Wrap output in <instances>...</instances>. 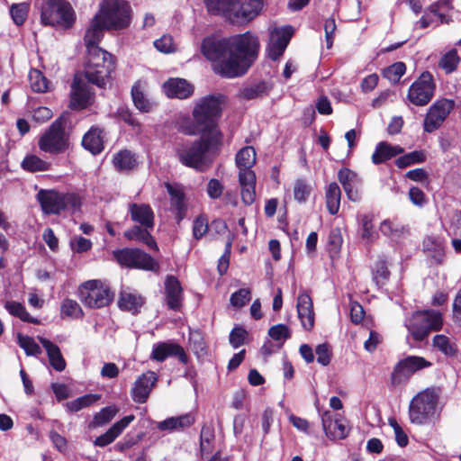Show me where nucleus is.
Here are the masks:
<instances>
[{
  "label": "nucleus",
  "mask_w": 461,
  "mask_h": 461,
  "mask_svg": "<svg viewBox=\"0 0 461 461\" xmlns=\"http://www.w3.org/2000/svg\"><path fill=\"white\" fill-rule=\"evenodd\" d=\"M259 50V38L250 31L223 38L205 37L201 44V52L212 62L213 72L224 78L246 75Z\"/></svg>",
  "instance_id": "1"
},
{
  "label": "nucleus",
  "mask_w": 461,
  "mask_h": 461,
  "mask_svg": "<svg viewBox=\"0 0 461 461\" xmlns=\"http://www.w3.org/2000/svg\"><path fill=\"white\" fill-rule=\"evenodd\" d=\"M226 102V95L221 93L201 97L196 101L192 112L194 125L184 128L182 131L186 135L197 133H205L214 137L217 135V138L221 140L222 134L219 130L218 122L221 117Z\"/></svg>",
  "instance_id": "2"
},
{
  "label": "nucleus",
  "mask_w": 461,
  "mask_h": 461,
  "mask_svg": "<svg viewBox=\"0 0 461 461\" xmlns=\"http://www.w3.org/2000/svg\"><path fill=\"white\" fill-rule=\"evenodd\" d=\"M201 134L202 136L198 140L191 143H177L175 150L176 158L183 166L199 172H205L212 164L207 158V153L220 145L221 140L217 136Z\"/></svg>",
  "instance_id": "3"
},
{
  "label": "nucleus",
  "mask_w": 461,
  "mask_h": 461,
  "mask_svg": "<svg viewBox=\"0 0 461 461\" xmlns=\"http://www.w3.org/2000/svg\"><path fill=\"white\" fill-rule=\"evenodd\" d=\"M34 8L43 26L69 30L76 23V13L67 0H35Z\"/></svg>",
  "instance_id": "4"
},
{
  "label": "nucleus",
  "mask_w": 461,
  "mask_h": 461,
  "mask_svg": "<svg viewBox=\"0 0 461 461\" xmlns=\"http://www.w3.org/2000/svg\"><path fill=\"white\" fill-rule=\"evenodd\" d=\"M41 212L45 215H59L63 212H76L81 209L82 197L73 192L57 189H41L36 194Z\"/></svg>",
  "instance_id": "5"
},
{
  "label": "nucleus",
  "mask_w": 461,
  "mask_h": 461,
  "mask_svg": "<svg viewBox=\"0 0 461 461\" xmlns=\"http://www.w3.org/2000/svg\"><path fill=\"white\" fill-rule=\"evenodd\" d=\"M204 4L210 14L221 15L233 25H246L257 17L250 5L242 0H204Z\"/></svg>",
  "instance_id": "6"
},
{
  "label": "nucleus",
  "mask_w": 461,
  "mask_h": 461,
  "mask_svg": "<svg viewBox=\"0 0 461 461\" xmlns=\"http://www.w3.org/2000/svg\"><path fill=\"white\" fill-rule=\"evenodd\" d=\"M115 70V58L104 49H95L87 53L84 75L86 80L100 88H104Z\"/></svg>",
  "instance_id": "7"
},
{
  "label": "nucleus",
  "mask_w": 461,
  "mask_h": 461,
  "mask_svg": "<svg viewBox=\"0 0 461 461\" xmlns=\"http://www.w3.org/2000/svg\"><path fill=\"white\" fill-rule=\"evenodd\" d=\"M107 31H120L130 26L131 8L124 0H106L95 15Z\"/></svg>",
  "instance_id": "8"
},
{
  "label": "nucleus",
  "mask_w": 461,
  "mask_h": 461,
  "mask_svg": "<svg viewBox=\"0 0 461 461\" xmlns=\"http://www.w3.org/2000/svg\"><path fill=\"white\" fill-rule=\"evenodd\" d=\"M439 394L435 388H426L418 393L410 402L409 418L411 423H429L436 413Z\"/></svg>",
  "instance_id": "9"
},
{
  "label": "nucleus",
  "mask_w": 461,
  "mask_h": 461,
  "mask_svg": "<svg viewBox=\"0 0 461 461\" xmlns=\"http://www.w3.org/2000/svg\"><path fill=\"white\" fill-rule=\"evenodd\" d=\"M77 296L85 307L100 309L112 303L114 293L102 281L93 279L86 281L79 285Z\"/></svg>",
  "instance_id": "10"
},
{
  "label": "nucleus",
  "mask_w": 461,
  "mask_h": 461,
  "mask_svg": "<svg viewBox=\"0 0 461 461\" xmlns=\"http://www.w3.org/2000/svg\"><path fill=\"white\" fill-rule=\"evenodd\" d=\"M38 146L41 151L52 155L65 153L70 146L69 133L66 131V120L56 119L40 137Z\"/></svg>",
  "instance_id": "11"
},
{
  "label": "nucleus",
  "mask_w": 461,
  "mask_h": 461,
  "mask_svg": "<svg viewBox=\"0 0 461 461\" xmlns=\"http://www.w3.org/2000/svg\"><path fill=\"white\" fill-rule=\"evenodd\" d=\"M443 326L442 314L435 310L416 311L409 320L407 329L416 341L424 340L430 332L438 331Z\"/></svg>",
  "instance_id": "12"
},
{
  "label": "nucleus",
  "mask_w": 461,
  "mask_h": 461,
  "mask_svg": "<svg viewBox=\"0 0 461 461\" xmlns=\"http://www.w3.org/2000/svg\"><path fill=\"white\" fill-rule=\"evenodd\" d=\"M113 259L122 267L158 272L159 264L138 248H123L113 251Z\"/></svg>",
  "instance_id": "13"
},
{
  "label": "nucleus",
  "mask_w": 461,
  "mask_h": 461,
  "mask_svg": "<svg viewBox=\"0 0 461 461\" xmlns=\"http://www.w3.org/2000/svg\"><path fill=\"white\" fill-rule=\"evenodd\" d=\"M432 363L423 357L408 356L394 366L390 376L392 386L396 387L408 382L416 372L430 367Z\"/></svg>",
  "instance_id": "14"
},
{
  "label": "nucleus",
  "mask_w": 461,
  "mask_h": 461,
  "mask_svg": "<svg viewBox=\"0 0 461 461\" xmlns=\"http://www.w3.org/2000/svg\"><path fill=\"white\" fill-rule=\"evenodd\" d=\"M435 90L436 84L432 74L424 71L411 85L407 96L411 104L417 106H424L431 101Z\"/></svg>",
  "instance_id": "15"
},
{
  "label": "nucleus",
  "mask_w": 461,
  "mask_h": 461,
  "mask_svg": "<svg viewBox=\"0 0 461 461\" xmlns=\"http://www.w3.org/2000/svg\"><path fill=\"white\" fill-rule=\"evenodd\" d=\"M455 107V101L441 99L431 105L424 120V131L433 132L438 130Z\"/></svg>",
  "instance_id": "16"
},
{
  "label": "nucleus",
  "mask_w": 461,
  "mask_h": 461,
  "mask_svg": "<svg viewBox=\"0 0 461 461\" xmlns=\"http://www.w3.org/2000/svg\"><path fill=\"white\" fill-rule=\"evenodd\" d=\"M169 357H176L179 362L186 365L189 357L184 348L175 342H159L153 345L150 359L157 362H164Z\"/></svg>",
  "instance_id": "17"
},
{
  "label": "nucleus",
  "mask_w": 461,
  "mask_h": 461,
  "mask_svg": "<svg viewBox=\"0 0 461 461\" xmlns=\"http://www.w3.org/2000/svg\"><path fill=\"white\" fill-rule=\"evenodd\" d=\"M158 379V375L153 371H147L140 375L131 391L132 400L137 403H145Z\"/></svg>",
  "instance_id": "18"
},
{
  "label": "nucleus",
  "mask_w": 461,
  "mask_h": 461,
  "mask_svg": "<svg viewBox=\"0 0 461 461\" xmlns=\"http://www.w3.org/2000/svg\"><path fill=\"white\" fill-rule=\"evenodd\" d=\"M338 179L341 184L347 197L352 202H358L361 199L359 186L362 179L357 173L348 167H342L338 172Z\"/></svg>",
  "instance_id": "19"
},
{
  "label": "nucleus",
  "mask_w": 461,
  "mask_h": 461,
  "mask_svg": "<svg viewBox=\"0 0 461 461\" xmlns=\"http://www.w3.org/2000/svg\"><path fill=\"white\" fill-rule=\"evenodd\" d=\"M166 303L169 310L180 312L183 307L184 292L180 281L175 276H167L165 282Z\"/></svg>",
  "instance_id": "20"
},
{
  "label": "nucleus",
  "mask_w": 461,
  "mask_h": 461,
  "mask_svg": "<svg viewBox=\"0 0 461 461\" xmlns=\"http://www.w3.org/2000/svg\"><path fill=\"white\" fill-rule=\"evenodd\" d=\"M321 424L327 438L331 440L344 439L348 437V429L345 420L339 417H333L330 411L322 413Z\"/></svg>",
  "instance_id": "21"
},
{
  "label": "nucleus",
  "mask_w": 461,
  "mask_h": 461,
  "mask_svg": "<svg viewBox=\"0 0 461 461\" xmlns=\"http://www.w3.org/2000/svg\"><path fill=\"white\" fill-rule=\"evenodd\" d=\"M71 88L70 108L78 111L87 108L91 104V92L89 86L76 76Z\"/></svg>",
  "instance_id": "22"
},
{
  "label": "nucleus",
  "mask_w": 461,
  "mask_h": 461,
  "mask_svg": "<svg viewBox=\"0 0 461 461\" xmlns=\"http://www.w3.org/2000/svg\"><path fill=\"white\" fill-rule=\"evenodd\" d=\"M167 194L170 197V204L176 212V220L180 223L187 213V205L185 203V194L183 187L179 185L165 183Z\"/></svg>",
  "instance_id": "23"
},
{
  "label": "nucleus",
  "mask_w": 461,
  "mask_h": 461,
  "mask_svg": "<svg viewBox=\"0 0 461 461\" xmlns=\"http://www.w3.org/2000/svg\"><path fill=\"white\" fill-rule=\"evenodd\" d=\"M104 136L105 133L103 128L93 125L84 134L81 145L92 155H98L104 149Z\"/></svg>",
  "instance_id": "24"
},
{
  "label": "nucleus",
  "mask_w": 461,
  "mask_h": 461,
  "mask_svg": "<svg viewBox=\"0 0 461 461\" xmlns=\"http://www.w3.org/2000/svg\"><path fill=\"white\" fill-rule=\"evenodd\" d=\"M135 420L133 414L124 416L120 420L116 421L109 429L104 434L95 438L94 445L99 447H104L113 443L123 430Z\"/></svg>",
  "instance_id": "25"
},
{
  "label": "nucleus",
  "mask_w": 461,
  "mask_h": 461,
  "mask_svg": "<svg viewBox=\"0 0 461 461\" xmlns=\"http://www.w3.org/2000/svg\"><path fill=\"white\" fill-rule=\"evenodd\" d=\"M297 312L303 327L312 330L314 326L315 314L312 297L308 293H302L297 298Z\"/></svg>",
  "instance_id": "26"
},
{
  "label": "nucleus",
  "mask_w": 461,
  "mask_h": 461,
  "mask_svg": "<svg viewBox=\"0 0 461 461\" xmlns=\"http://www.w3.org/2000/svg\"><path fill=\"white\" fill-rule=\"evenodd\" d=\"M165 94L169 98L185 99L194 93V86L184 78H169L163 85Z\"/></svg>",
  "instance_id": "27"
},
{
  "label": "nucleus",
  "mask_w": 461,
  "mask_h": 461,
  "mask_svg": "<svg viewBox=\"0 0 461 461\" xmlns=\"http://www.w3.org/2000/svg\"><path fill=\"white\" fill-rule=\"evenodd\" d=\"M104 31H107L106 28L103 26L98 18L94 16L84 35V44L87 53L93 52L95 49H101L99 43L104 38Z\"/></svg>",
  "instance_id": "28"
},
{
  "label": "nucleus",
  "mask_w": 461,
  "mask_h": 461,
  "mask_svg": "<svg viewBox=\"0 0 461 461\" xmlns=\"http://www.w3.org/2000/svg\"><path fill=\"white\" fill-rule=\"evenodd\" d=\"M129 212L131 219L146 229L154 227V212L152 208L146 203H130Z\"/></svg>",
  "instance_id": "29"
},
{
  "label": "nucleus",
  "mask_w": 461,
  "mask_h": 461,
  "mask_svg": "<svg viewBox=\"0 0 461 461\" xmlns=\"http://www.w3.org/2000/svg\"><path fill=\"white\" fill-rule=\"evenodd\" d=\"M404 153V149L400 145H392L387 141H380L376 144L371 160L375 165H380Z\"/></svg>",
  "instance_id": "30"
},
{
  "label": "nucleus",
  "mask_w": 461,
  "mask_h": 461,
  "mask_svg": "<svg viewBox=\"0 0 461 461\" xmlns=\"http://www.w3.org/2000/svg\"><path fill=\"white\" fill-rule=\"evenodd\" d=\"M38 339L46 350L50 366L58 372L64 371L67 367V362L59 346L48 339L42 337Z\"/></svg>",
  "instance_id": "31"
},
{
  "label": "nucleus",
  "mask_w": 461,
  "mask_h": 461,
  "mask_svg": "<svg viewBox=\"0 0 461 461\" xmlns=\"http://www.w3.org/2000/svg\"><path fill=\"white\" fill-rule=\"evenodd\" d=\"M256 180L255 172L239 174L241 200L246 205H251L256 200Z\"/></svg>",
  "instance_id": "32"
},
{
  "label": "nucleus",
  "mask_w": 461,
  "mask_h": 461,
  "mask_svg": "<svg viewBox=\"0 0 461 461\" xmlns=\"http://www.w3.org/2000/svg\"><path fill=\"white\" fill-rule=\"evenodd\" d=\"M124 237L128 240H135L145 244L149 249L158 252L159 250L155 238L149 231V229L134 225L124 231Z\"/></svg>",
  "instance_id": "33"
},
{
  "label": "nucleus",
  "mask_w": 461,
  "mask_h": 461,
  "mask_svg": "<svg viewBox=\"0 0 461 461\" xmlns=\"http://www.w3.org/2000/svg\"><path fill=\"white\" fill-rule=\"evenodd\" d=\"M292 34V27L288 26L282 32L280 35L277 36L275 41L269 44L267 52L268 58L271 60L276 61L284 54L287 45L289 44Z\"/></svg>",
  "instance_id": "34"
},
{
  "label": "nucleus",
  "mask_w": 461,
  "mask_h": 461,
  "mask_svg": "<svg viewBox=\"0 0 461 461\" xmlns=\"http://www.w3.org/2000/svg\"><path fill=\"white\" fill-rule=\"evenodd\" d=\"M145 303L141 295L128 292H121L117 302L120 310L129 312L133 315L140 312V309Z\"/></svg>",
  "instance_id": "35"
},
{
  "label": "nucleus",
  "mask_w": 461,
  "mask_h": 461,
  "mask_svg": "<svg viewBox=\"0 0 461 461\" xmlns=\"http://www.w3.org/2000/svg\"><path fill=\"white\" fill-rule=\"evenodd\" d=\"M372 279L377 287H383L390 279L391 272L384 256H380L371 267Z\"/></svg>",
  "instance_id": "36"
},
{
  "label": "nucleus",
  "mask_w": 461,
  "mask_h": 461,
  "mask_svg": "<svg viewBox=\"0 0 461 461\" xmlns=\"http://www.w3.org/2000/svg\"><path fill=\"white\" fill-rule=\"evenodd\" d=\"M112 162L119 172L131 171L138 166L136 155L129 149H122L116 152Z\"/></svg>",
  "instance_id": "37"
},
{
  "label": "nucleus",
  "mask_w": 461,
  "mask_h": 461,
  "mask_svg": "<svg viewBox=\"0 0 461 461\" xmlns=\"http://www.w3.org/2000/svg\"><path fill=\"white\" fill-rule=\"evenodd\" d=\"M236 166L240 172H254L251 168L256 164V150L251 146H246L240 149L235 157Z\"/></svg>",
  "instance_id": "38"
},
{
  "label": "nucleus",
  "mask_w": 461,
  "mask_h": 461,
  "mask_svg": "<svg viewBox=\"0 0 461 461\" xmlns=\"http://www.w3.org/2000/svg\"><path fill=\"white\" fill-rule=\"evenodd\" d=\"M422 248L425 253L430 256L438 264L444 260L445 250L443 241L435 236H426L422 240Z\"/></svg>",
  "instance_id": "39"
},
{
  "label": "nucleus",
  "mask_w": 461,
  "mask_h": 461,
  "mask_svg": "<svg viewBox=\"0 0 461 461\" xmlns=\"http://www.w3.org/2000/svg\"><path fill=\"white\" fill-rule=\"evenodd\" d=\"M6 311L14 317L19 318L23 322L32 323L35 325L41 324L39 319L34 318L29 314L25 306L15 301H7L5 303Z\"/></svg>",
  "instance_id": "40"
},
{
  "label": "nucleus",
  "mask_w": 461,
  "mask_h": 461,
  "mask_svg": "<svg viewBox=\"0 0 461 461\" xmlns=\"http://www.w3.org/2000/svg\"><path fill=\"white\" fill-rule=\"evenodd\" d=\"M326 206L331 215L338 213L340 206L341 190L336 182L330 183L325 193Z\"/></svg>",
  "instance_id": "41"
},
{
  "label": "nucleus",
  "mask_w": 461,
  "mask_h": 461,
  "mask_svg": "<svg viewBox=\"0 0 461 461\" xmlns=\"http://www.w3.org/2000/svg\"><path fill=\"white\" fill-rule=\"evenodd\" d=\"M200 451L201 454H209L213 450L215 441L214 427L212 423H204L200 432Z\"/></svg>",
  "instance_id": "42"
},
{
  "label": "nucleus",
  "mask_w": 461,
  "mask_h": 461,
  "mask_svg": "<svg viewBox=\"0 0 461 461\" xmlns=\"http://www.w3.org/2000/svg\"><path fill=\"white\" fill-rule=\"evenodd\" d=\"M21 167L26 172L36 173L50 170L51 168V163L32 154L24 157Z\"/></svg>",
  "instance_id": "43"
},
{
  "label": "nucleus",
  "mask_w": 461,
  "mask_h": 461,
  "mask_svg": "<svg viewBox=\"0 0 461 461\" xmlns=\"http://www.w3.org/2000/svg\"><path fill=\"white\" fill-rule=\"evenodd\" d=\"M131 98L134 106L141 113H149L152 109V104L146 97L140 81L136 82L131 87Z\"/></svg>",
  "instance_id": "44"
},
{
  "label": "nucleus",
  "mask_w": 461,
  "mask_h": 461,
  "mask_svg": "<svg viewBox=\"0 0 461 461\" xmlns=\"http://www.w3.org/2000/svg\"><path fill=\"white\" fill-rule=\"evenodd\" d=\"M432 346L446 357H455L458 352L456 343L452 342L448 337L443 334L434 336Z\"/></svg>",
  "instance_id": "45"
},
{
  "label": "nucleus",
  "mask_w": 461,
  "mask_h": 461,
  "mask_svg": "<svg viewBox=\"0 0 461 461\" xmlns=\"http://www.w3.org/2000/svg\"><path fill=\"white\" fill-rule=\"evenodd\" d=\"M426 159L427 156L424 150H414L397 158L394 164L398 168L402 169L414 164L423 163Z\"/></svg>",
  "instance_id": "46"
},
{
  "label": "nucleus",
  "mask_w": 461,
  "mask_h": 461,
  "mask_svg": "<svg viewBox=\"0 0 461 461\" xmlns=\"http://www.w3.org/2000/svg\"><path fill=\"white\" fill-rule=\"evenodd\" d=\"M101 398L100 394L97 393H87L82 395L73 401L66 403V408L69 412H77L84 408H87L93 405Z\"/></svg>",
  "instance_id": "47"
},
{
  "label": "nucleus",
  "mask_w": 461,
  "mask_h": 461,
  "mask_svg": "<svg viewBox=\"0 0 461 461\" xmlns=\"http://www.w3.org/2000/svg\"><path fill=\"white\" fill-rule=\"evenodd\" d=\"M117 412L118 408L116 406L102 408L100 411L94 415L92 421L89 423V428L95 429L108 424L114 418Z\"/></svg>",
  "instance_id": "48"
},
{
  "label": "nucleus",
  "mask_w": 461,
  "mask_h": 461,
  "mask_svg": "<svg viewBox=\"0 0 461 461\" xmlns=\"http://www.w3.org/2000/svg\"><path fill=\"white\" fill-rule=\"evenodd\" d=\"M312 191V187L308 183L307 179L298 178L295 180L294 185V197L298 203H305L310 197Z\"/></svg>",
  "instance_id": "49"
},
{
  "label": "nucleus",
  "mask_w": 461,
  "mask_h": 461,
  "mask_svg": "<svg viewBox=\"0 0 461 461\" xmlns=\"http://www.w3.org/2000/svg\"><path fill=\"white\" fill-rule=\"evenodd\" d=\"M459 62L460 58L457 54V50L453 49L441 57L438 66L447 74H450L457 68Z\"/></svg>",
  "instance_id": "50"
},
{
  "label": "nucleus",
  "mask_w": 461,
  "mask_h": 461,
  "mask_svg": "<svg viewBox=\"0 0 461 461\" xmlns=\"http://www.w3.org/2000/svg\"><path fill=\"white\" fill-rule=\"evenodd\" d=\"M268 92L269 87L267 84L264 81H261L258 84L243 88L241 90L240 96L246 100H253L267 95Z\"/></svg>",
  "instance_id": "51"
},
{
  "label": "nucleus",
  "mask_w": 461,
  "mask_h": 461,
  "mask_svg": "<svg viewBox=\"0 0 461 461\" xmlns=\"http://www.w3.org/2000/svg\"><path fill=\"white\" fill-rule=\"evenodd\" d=\"M31 87L33 92L45 93L49 90V80L38 69H33L29 75Z\"/></svg>",
  "instance_id": "52"
},
{
  "label": "nucleus",
  "mask_w": 461,
  "mask_h": 461,
  "mask_svg": "<svg viewBox=\"0 0 461 461\" xmlns=\"http://www.w3.org/2000/svg\"><path fill=\"white\" fill-rule=\"evenodd\" d=\"M406 72V65L402 61H398L391 66L387 67L384 72V77L387 78L393 84H396L400 81L401 77Z\"/></svg>",
  "instance_id": "53"
},
{
  "label": "nucleus",
  "mask_w": 461,
  "mask_h": 461,
  "mask_svg": "<svg viewBox=\"0 0 461 461\" xmlns=\"http://www.w3.org/2000/svg\"><path fill=\"white\" fill-rule=\"evenodd\" d=\"M60 311L61 314L73 319H79L84 316V312L78 303L69 298L63 300Z\"/></svg>",
  "instance_id": "54"
},
{
  "label": "nucleus",
  "mask_w": 461,
  "mask_h": 461,
  "mask_svg": "<svg viewBox=\"0 0 461 461\" xmlns=\"http://www.w3.org/2000/svg\"><path fill=\"white\" fill-rule=\"evenodd\" d=\"M30 5L27 3L12 5L10 7V14L14 23L18 26L23 25L28 17Z\"/></svg>",
  "instance_id": "55"
},
{
  "label": "nucleus",
  "mask_w": 461,
  "mask_h": 461,
  "mask_svg": "<svg viewBox=\"0 0 461 461\" xmlns=\"http://www.w3.org/2000/svg\"><path fill=\"white\" fill-rule=\"evenodd\" d=\"M17 339L19 346L25 351L27 356H38L41 354V348L35 342L33 338L23 336V334L19 333Z\"/></svg>",
  "instance_id": "56"
},
{
  "label": "nucleus",
  "mask_w": 461,
  "mask_h": 461,
  "mask_svg": "<svg viewBox=\"0 0 461 461\" xmlns=\"http://www.w3.org/2000/svg\"><path fill=\"white\" fill-rule=\"evenodd\" d=\"M209 230V222L207 215L202 213L198 215L193 222V237L200 240Z\"/></svg>",
  "instance_id": "57"
},
{
  "label": "nucleus",
  "mask_w": 461,
  "mask_h": 461,
  "mask_svg": "<svg viewBox=\"0 0 461 461\" xmlns=\"http://www.w3.org/2000/svg\"><path fill=\"white\" fill-rule=\"evenodd\" d=\"M249 332L242 327L236 325L230 332L229 342L234 348H238L246 343Z\"/></svg>",
  "instance_id": "58"
},
{
  "label": "nucleus",
  "mask_w": 461,
  "mask_h": 461,
  "mask_svg": "<svg viewBox=\"0 0 461 461\" xmlns=\"http://www.w3.org/2000/svg\"><path fill=\"white\" fill-rule=\"evenodd\" d=\"M189 343L197 356H203L207 353L206 342L199 331L192 332L189 337Z\"/></svg>",
  "instance_id": "59"
},
{
  "label": "nucleus",
  "mask_w": 461,
  "mask_h": 461,
  "mask_svg": "<svg viewBox=\"0 0 461 461\" xmlns=\"http://www.w3.org/2000/svg\"><path fill=\"white\" fill-rule=\"evenodd\" d=\"M250 300L251 291L248 288H240L230 295V303L236 308H241Z\"/></svg>",
  "instance_id": "60"
},
{
  "label": "nucleus",
  "mask_w": 461,
  "mask_h": 461,
  "mask_svg": "<svg viewBox=\"0 0 461 461\" xmlns=\"http://www.w3.org/2000/svg\"><path fill=\"white\" fill-rule=\"evenodd\" d=\"M268 336L276 341H285L291 338V330L285 324H276L269 328Z\"/></svg>",
  "instance_id": "61"
},
{
  "label": "nucleus",
  "mask_w": 461,
  "mask_h": 461,
  "mask_svg": "<svg viewBox=\"0 0 461 461\" xmlns=\"http://www.w3.org/2000/svg\"><path fill=\"white\" fill-rule=\"evenodd\" d=\"M317 362L323 366L330 365L332 357V350L328 343H322L316 347Z\"/></svg>",
  "instance_id": "62"
},
{
  "label": "nucleus",
  "mask_w": 461,
  "mask_h": 461,
  "mask_svg": "<svg viewBox=\"0 0 461 461\" xmlns=\"http://www.w3.org/2000/svg\"><path fill=\"white\" fill-rule=\"evenodd\" d=\"M342 236L340 233V230L336 228L332 229L330 231L329 237H328V250L330 254L332 253H338L341 248L342 245Z\"/></svg>",
  "instance_id": "63"
},
{
  "label": "nucleus",
  "mask_w": 461,
  "mask_h": 461,
  "mask_svg": "<svg viewBox=\"0 0 461 461\" xmlns=\"http://www.w3.org/2000/svg\"><path fill=\"white\" fill-rule=\"evenodd\" d=\"M337 29L336 22L333 17L328 18L324 23V32L326 39V46L330 49L333 45L334 34Z\"/></svg>",
  "instance_id": "64"
}]
</instances>
